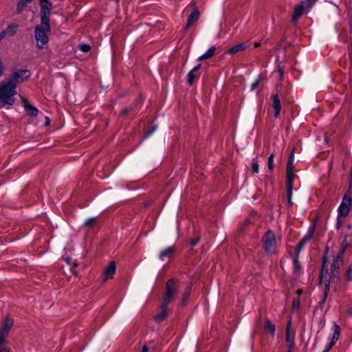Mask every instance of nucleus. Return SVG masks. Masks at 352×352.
<instances>
[{
	"label": "nucleus",
	"instance_id": "79ce46f5",
	"mask_svg": "<svg viewBox=\"0 0 352 352\" xmlns=\"http://www.w3.org/2000/svg\"><path fill=\"white\" fill-rule=\"evenodd\" d=\"M317 0H311L310 5H313ZM308 1H311V0H308Z\"/></svg>",
	"mask_w": 352,
	"mask_h": 352
},
{
	"label": "nucleus",
	"instance_id": "412c9836",
	"mask_svg": "<svg viewBox=\"0 0 352 352\" xmlns=\"http://www.w3.org/2000/svg\"><path fill=\"white\" fill-rule=\"evenodd\" d=\"M291 322H289L287 327V342L289 344V345H292L294 344V333L290 329Z\"/></svg>",
	"mask_w": 352,
	"mask_h": 352
},
{
	"label": "nucleus",
	"instance_id": "5701e85b",
	"mask_svg": "<svg viewBox=\"0 0 352 352\" xmlns=\"http://www.w3.org/2000/svg\"><path fill=\"white\" fill-rule=\"evenodd\" d=\"M198 20V10L195 9L190 15L186 28H189L192 23Z\"/></svg>",
	"mask_w": 352,
	"mask_h": 352
},
{
	"label": "nucleus",
	"instance_id": "aec40b11",
	"mask_svg": "<svg viewBox=\"0 0 352 352\" xmlns=\"http://www.w3.org/2000/svg\"><path fill=\"white\" fill-rule=\"evenodd\" d=\"M248 45L247 43H239L234 46H233L232 48H230L228 51V53L230 54H234L238 52L243 51L245 50L248 47Z\"/></svg>",
	"mask_w": 352,
	"mask_h": 352
},
{
	"label": "nucleus",
	"instance_id": "ddd939ff",
	"mask_svg": "<svg viewBox=\"0 0 352 352\" xmlns=\"http://www.w3.org/2000/svg\"><path fill=\"white\" fill-rule=\"evenodd\" d=\"M314 230H315L314 226H311L309 228L307 234L304 236V237L302 239V240L298 243V252H300V250L303 248V246L305 245V243L311 240V239L313 236Z\"/></svg>",
	"mask_w": 352,
	"mask_h": 352
},
{
	"label": "nucleus",
	"instance_id": "c85d7f7f",
	"mask_svg": "<svg viewBox=\"0 0 352 352\" xmlns=\"http://www.w3.org/2000/svg\"><path fill=\"white\" fill-rule=\"evenodd\" d=\"M263 77L261 76H258L256 80L252 83L250 87V90L254 91L259 85L260 82L262 80Z\"/></svg>",
	"mask_w": 352,
	"mask_h": 352
},
{
	"label": "nucleus",
	"instance_id": "cd10ccee",
	"mask_svg": "<svg viewBox=\"0 0 352 352\" xmlns=\"http://www.w3.org/2000/svg\"><path fill=\"white\" fill-rule=\"evenodd\" d=\"M25 111L28 113V115H30V116H36L37 113H38V109L30 105V104H26L25 105Z\"/></svg>",
	"mask_w": 352,
	"mask_h": 352
},
{
	"label": "nucleus",
	"instance_id": "20e7f679",
	"mask_svg": "<svg viewBox=\"0 0 352 352\" xmlns=\"http://www.w3.org/2000/svg\"><path fill=\"white\" fill-rule=\"evenodd\" d=\"M294 163V151L291 153L287 165V201L289 205L292 204V180L294 178L293 170Z\"/></svg>",
	"mask_w": 352,
	"mask_h": 352
},
{
	"label": "nucleus",
	"instance_id": "9b49d317",
	"mask_svg": "<svg viewBox=\"0 0 352 352\" xmlns=\"http://www.w3.org/2000/svg\"><path fill=\"white\" fill-rule=\"evenodd\" d=\"M174 294V282L172 280H168L166 283V292L164 296L163 305H168L172 299Z\"/></svg>",
	"mask_w": 352,
	"mask_h": 352
},
{
	"label": "nucleus",
	"instance_id": "ea45409f",
	"mask_svg": "<svg viewBox=\"0 0 352 352\" xmlns=\"http://www.w3.org/2000/svg\"><path fill=\"white\" fill-rule=\"evenodd\" d=\"M298 305H299V301L298 300L294 301V306L298 307Z\"/></svg>",
	"mask_w": 352,
	"mask_h": 352
},
{
	"label": "nucleus",
	"instance_id": "a878e982",
	"mask_svg": "<svg viewBox=\"0 0 352 352\" xmlns=\"http://www.w3.org/2000/svg\"><path fill=\"white\" fill-rule=\"evenodd\" d=\"M299 254V252L297 251L296 256L295 258H294L293 261V268H294V272L295 274L298 275L300 273V265L298 261V255Z\"/></svg>",
	"mask_w": 352,
	"mask_h": 352
},
{
	"label": "nucleus",
	"instance_id": "a18cd8bd",
	"mask_svg": "<svg viewBox=\"0 0 352 352\" xmlns=\"http://www.w3.org/2000/svg\"><path fill=\"white\" fill-rule=\"evenodd\" d=\"M302 291L301 290H298V294H301Z\"/></svg>",
	"mask_w": 352,
	"mask_h": 352
},
{
	"label": "nucleus",
	"instance_id": "72a5a7b5",
	"mask_svg": "<svg viewBox=\"0 0 352 352\" xmlns=\"http://www.w3.org/2000/svg\"><path fill=\"white\" fill-rule=\"evenodd\" d=\"M94 221H95V218H89L85 221L84 225L87 226H89L92 225L94 223Z\"/></svg>",
	"mask_w": 352,
	"mask_h": 352
},
{
	"label": "nucleus",
	"instance_id": "7ed1b4c3",
	"mask_svg": "<svg viewBox=\"0 0 352 352\" xmlns=\"http://www.w3.org/2000/svg\"><path fill=\"white\" fill-rule=\"evenodd\" d=\"M50 32V23H46V26L43 25V23L35 28V38L38 47H43L48 42V34Z\"/></svg>",
	"mask_w": 352,
	"mask_h": 352
},
{
	"label": "nucleus",
	"instance_id": "c9c22d12",
	"mask_svg": "<svg viewBox=\"0 0 352 352\" xmlns=\"http://www.w3.org/2000/svg\"><path fill=\"white\" fill-rule=\"evenodd\" d=\"M7 35V33L6 30H3L0 32V41L2 40Z\"/></svg>",
	"mask_w": 352,
	"mask_h": 352
},
{
	"label": "nucleus",
	"instance_id": "c756f323",
	"mask_svg": "<svg viewBox=\"0 0 352 352\" xmlns=\"http://www.w3.org/2000/svg\"><path fill=\"white\" fill-rule=\"evenodd\" d=\"M78 49L81 50L82 52H89L91 49V47L88 44L85 43H80L78 45Z\"/></svg>",
	"mask_w": 352,
	"mask_h": 352
},
{
	"label": "nucleus",
	"instance_id": "0eeeda50",
	"mask_svg": "<svg viewBox=\"0 0 352 352\" xmlns=\"http://www.w3.org/2000/svg\"><path fill=\"white\" fill-rule=\"evenodd\" d=\"M30 76V72L29 70H19L11 74L9 78L5 80L10 82L16 87L18 84L23 82L25 79Z\"/></svg>",
	"mask_w": 352,
	"mask_h": 352
},
{
	"label": "nucleus",
	"instance_id": "2eb2a0df",
	"mask_svg": "<svg viewBox=\"0 0 352 352\" xmlns=\"http://www.w3.org/2000/svg\"><path fill=\"white\" fill-rule=\"evenodd\" d=\"M273 107L274 109V116L278 117L280 112L281 106L278 96L277 94L273 96Z\"/></svg>",
	"mask_w": 352,
	"mask_h": 352
},
{
	"label": "nucleus",
	"instance_id": "37998d69",
	"mask_svg": "<svg viewBox=\"0 0 352 352\" xmlns=\"http://www.w3.org/2000/svg\"><path fill=\"white\" fill-rule=\"evenodd\" d=\"M329 349H327V348L326 347V348L323 350V351H322V352H329Z\"/></svg>",
	"mask_w": 352,
	"mask_h": 352
},
{
	"label": "nucleus",
	"instance_id": "e433bc0d",
	"mask_svg": "<svg viewBox=\"0 0 352 352\" xmlns=\"http://www.w3.org/2000/svg\"><path fill=\"white\" fill-rule=\"evenodd\" d=\"M197 243H198V239H192V241H191V246H192V247L195 246Z\"/></svg>",
	"mask_w": 352,
	"mask_h": 352
},
{
	"label": "nucleus",
	"instance_id": "7c9ffc66",
	"mask_svg": "<svg viewBox=\"0 0 352 352\" xmlns=\"http://www.w3.org/2000/svg\"><path fill=\"white\" fill-rule=\"evenodd\" d=\"M267 166L270 170H272L274 167V154L272 153L268 157Z\"/></svg>",
	"mask_w": 352,
	"mask_h": 352
},
{
	"label": "nucleus",
	"instance_id": "f03ea898",
	"mask_svg": "<svg viewBox=\"0 0 352 352\" xmlns=\"http://www.w3.org/2000/svg\"><path fill=\"white\" fill-rule=\"evenodd\" d=\"M16 89L10 82L3 80L0 82V109L6 105H12L15 102Z\"/></svg>",
	"mask_w": 352,
	"mask_h": 352
},
{
	"label": "nucleus",
	"instance_id": "c03bdc74",
	"mask_svg": "<svg viewBox=\"0 0 352 352\" xmlns=\"http://www.w3.org/2000/svg\"><path fill=\"white\" fill-rule=\"evenodd\" d=\"M259 45V43H255L254 47H258Z\"/></svg>",
	"mask_w": 352,
	"mask_h": 352
},
{
	"label": "nucleus",
	"instance_id": "a19ab883",
	"mask_svg": "<svg viewBox=\"0 0 352 352\" xmlns=\"http://www.w3.org/2000/svg\"><path fill=\"white\" fill-rule=\"evenodd\" d=\"M45 1H49L48 0H40V3H41V6L43 4V3H45Z\"/></svg>",
	"mask_w": 352,
	"mask_h": 352
},
{
	"label": "nucleus",
	"instance_id": "b1692460",
	"mask_svg": "<svg viewBox=\"0 0 352 352\" xmlns=\"http://www.w3.org/2000/svg\"><path fill=\"white\" fill-rule=\"evenodd\" d=\"M19 25L16 24H12L8 26L6 32L9 36H14L18 31Z\"/></svg>",
	"mask_w": 352,
	"mask_h": 352
},
{
	"label": "nucleus",
	"instance_id": "9d476101",
	"mask_svg": "<svg viewBox=\"0 0 352 352\" xmlns=\"http://www.w3.org/2000/svg\"><path fill=\"white\" fill-rule=\"evenodd\" d=\"M41 6V22L43 23L44 26H46V23H50L51 3L50 1H45V3H43Z\"/></svg>",
	"mask_w": 352,
	"mask_h": 352
},
{
	"label": "nucleus",
	"instance_id": "f3484780",
	"mask_svg": "<svg viewBox=\"0 0 352 352\" xmlns=\"http://www.w3.org/2000/svg\"><path fill=\"white\" fill-rule=\"evenodd\" d=\"M198 76V65H195L192 70L188 74L187 82L189 85H192Z\"/></svg>",
	"mask_w": 352,
	"mask_h": 352
},
{
	"label": "nucleus",
	"instance_id": "6ab92c4d",
	"mask_svg": "<svg viewBox=\"0 0 352 352\" xmlns=\"http://www.w3.org/2000/svg\"><path fill=\"white\" fill-rule=\"evenodd\" d=\"M167 316V306L162 305L160 311L155 315V320L158 322L164 320Z\"/></svg>",
	"mask_w": 352,
	"mask_h": 352
},
{
	"label": "nucleus",
	"instance_id": "4be33fe9",
	"mask_svg": "<svg viewBox=\"0 0 352 352\" xmlns=\"http://www.w3.org/2000/svg\"><path fill=\"white\" fill-rule=\"evenodd\" d=\"M32 0H20L16 6V13L21 14L27 6L28 3L32 2Z\"/></svg>",
	"mask_w": 352,
	"mask_h": 352
},
{
	"label": "nucleus",
	"instance_id": "f8f14e48",
	"mask_svg": "<svg viewBox=\"0 0 352 352\" xmlns=\"http://www.w3.org/2000/svg\"><path fill=\"white\" fill-rule=\"evenodd\" d=\"M116 263L114 261L111 262L110 264L104 268L102 272V280L106 281L108 279L113 278V276L116 272Z\"/></svg>",
	"mask_w": 352,
	"mask_h": 352
},
{
	"label": "nucleus",
	"instance_id": "423d86ee",
	"mask_svg": "<svg viewBox=\"0 0 352 352\" xmlns=\"http://www.w3.org/2000/svg\"><path fill=\"white\" fill-rule=\"evenodd\" d=\"M12 324L13 320L7 317L5 318L3 326L0 328V352H10L3 344Z\"/></svg>",
	"mask_w": 352,
	"mask_h": 352
},
{
	"label": "nucleus",
	"instance_id": "a211bd4d",
	"mask_svg": "<svg viewBox=\"0 0 352 352\" xmlns=\"http://www.w3.org/2000/svg\"><path fill=\"white\" fill-rule=\"evenodd\" d=\"M174 252V247H168L162 251H161L159 257L161 260H164L165 258H170Z\"/></svg>",
	"mask_w": 352,
	"mask_h": 352
},
{
	"label": "nucleus",
	"instance_id": "f704fd0d",
	"mask_svg": "<svg viewBox=\"0 0 352 352\" xmlns=\"http://www.w3.org/2000/svg\"><path fill=\"white\" fill-rule=\"evenodd\" d=\"M155 129H156V127L153 126L152 129L146 133L145 138L150 137Z\"/></svg>",
	"mask_w": 352,
	"mask_h": 352
},
{
	"label": "nucleus",
	"instance_id": "2f4dec72",
	"mask_svg": "<svg viewBox=\"0 0 352 352\" xmlns=\"http://www.w3.org/2000/svg\"><path fill=\"white\" fill-rule=\"evenodd\" d=\"M252 168V170L254 173H258V171H259V165L257 163V162H256V161L253 162Z\"/></svg>",
	"mask_w": 352,
	"mask_h": 352
},
{
	"label": "nucleus",
	"instance_id": "1a4fd4ad",
	"mask_svg": "<svg viewBox=\"0 0 352 352\" xmlns=\"http://www.w3.org/2000/svg\"><path fill=\"white\" fill-rule=\"evenodd\" d=\"M311 2V1H308V0H306L305 1L300 3V4L294 8L292 16V20L294 21H296L305 11H308L310 9L312 6L310 5Z\"/></svg>",
	"mask_w": 352,
	"mask_h": 352
},
{
	"label": "nucleus",
	"instance_id": "f257e3e1",
	"mask_svg": "<svg viewBox=\"0 0 352 352\" xmlns=\"http://www.w3.org/2000/svg\"><path fill=\"white\" fill-rule=\"evenodd\" d=\"M346 246L342 244L340 251L336 258L329 262L327 256H324L322 268L320 270V283L324 285V295L329 291V284L331 278L336 277L338 270L342 264V254Z\"/></svg>",
	"mask_w": 352,
	"mask_h": 352
},
{
	"label": "nucleus",
	"instance_id": "393cba45",
	"mask_svg": "<svg viewBox=\"0 0 352 352\" xmlns=\"http://www.w3.org/2000/svg\"><path fill=\"white\" fill-rule=\"evenodd\" d=\"M215 50H216L215 47H210V49L208 50V51L205 54L199 56V60H206V59H208V58L212 57L214 54Z\"/></svg>",
	"mask_w": 352,
	"mask_h": 352
},
{
	"label": "nucleus",
	"instance_id": "39448f33",
	"mask_svg": "<svg viewBox=\"0 0 352 352\" xmlns=\"http://www.w3.org/2000/svg\"><path fill=\"white\" fill-rule=\"evenodd\" d=\"M262 243L265 252L268 254H273L276 252L278 241L274 232L271 230L266 232L263 236Z\"/></svg>",
	"mask_w": 352,
	"mask_h": 352
},
{
	"label": "nucleus",
	"instance_id": "58836bf2",
	"mask_svg": "<svg viewBox=\"0 0 352 352\" xmlns=\"http://www.w3.org/2000/svg\"><path fill=\"white\" fill-rule=\"evenodd\" d=\"M129 111H130V109H124V110L122 111V113L124 115H125V114L128 113Z\"/></svg>",
	"mask_w": 352,
	"mask_h": 352
},
{
	"label": "nucleus",
	"instance_id": "473e14b6",
	"mask_svg": "<svg viewBox=\"0 0 352 352\" xmlns=\"http://www.w3.org/2000/svg\"><path fill=\"white\" fill-rule=\"evenodd\" d=\"M346 277L348 280H352V265L349 267Z\"/></svg>",
	"mask_w": 352,
	"mask_h": 352
},
{
	"label": "nucleus",
	"instance_id": "dca6fc26",
	"mask_svg": "<svg viewBox=\"0 0 352 352\" xmlns=\"http://www.w3.org/2000/svg\"><path fill=\"white\" fill-rule=\"evenodd\" d=\"M198 76V65H195L192 70L188 74L187 82L189 85H192Z\"/></svg>",
	"mask_w": 352,
	"mask_h": 352
},
{
	"label": "nucleus",
	"instance_id": "4468645a",
	"mask_svg": "<svg viewBox=\"0 0 352 352\" xmlns=\"http://www.w3.org/2000/svg\"><path fill=\"white\" fill-rule=\"evenodd\" d=\"M332 330L333 331V335L331 342L326 346L327 349H329V350H330L331 347L336 344V341L339 339L340 334V328L338 324H334Z\"/></svg>",
	"mask_w": 352,
	"mask_h": 352
},
{
	"label": "nucleus",
	"instance_id": "bb28decb",
	"mask_svg": "<svg viewBox=\"0 0 352 352\" xmlns=\"http://www.w3.org/2000/svg\"><path fill=\"white\" fill-rule=\"evenodd\" d=\"M265 329L266 332L274 336L275 332V325L271 321L267 320L265 322Z\"/></svg>",
	"mask_w": 352,
	"mask_h": 352
},
{
	"label": "nucleus",
	"instance_id": "6e6552de",
	"mask_svg": "<svg viewBox=\"0 0 352 352\" xmlns=\"http://www.w3.org/2000/svg\"><path fill=\"white\" fill-rule=\"evenodd\" d=\"M351 205L352 199L348 195H345L343 197L341 204L338 207V219H340L341 217L345 218L348 215Z\"/></svg>",
	"mask_w": 352,
	"mask_h": 352
},
{
	"label": "nucleus",
	"instance_id": "4c0bfd02",
	"mask_svg": "<svg viewBox=\"0 0 352 352\" xmlns=\"http://www.w3.org/2000/svg\"><path fill=\"white\" fill-rule=\"evenodd\" d=\"M148 347L147 346H144L142 349V352H148Z\"/></svg>",
	"mask_w": 352,
	"mask_h": 352
}]
</instances>
